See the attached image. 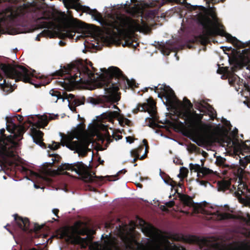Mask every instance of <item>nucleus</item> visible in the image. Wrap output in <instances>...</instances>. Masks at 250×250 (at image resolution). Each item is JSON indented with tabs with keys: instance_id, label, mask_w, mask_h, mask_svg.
I'll return each mask as SVG.
<instances>
[{
	"instance_id": "6ab92c4d",
	"label": "nucleus",
	"mask_w": 250,
	"mask_h": 250,
	"mask_svg": "<svg viewBox=\"0 0 250 250\" xmlns=\"http://www.w3.org/2000/svg\"><path fill=\"white\" fill-rule=\"evenodd\" d=\"M84 10L87 13L90 14L94 20L98 21L101 24H104L105 22L101 14L97 11L96 9H92L89 7H85Z\"/></svg>"
},
{
	"instance_id": "39448f33",
	"label": "nucleus",
	"mask_w": 250,
	"mask_h": 250,
	"mask_svg": "<svg viewBox=\"0 0 250 250\" xmlns=\"http://www.w3.org/2000/svg\"><path fill=\"white\" fill-rule=\"evenodd\" d=\"M177 195L184 206L192 207L195 213H201L207 216V219L221 220L229 219L231 215L223 212V207L205 202L193 203L192 198L186 195L178 193Z\"/></svg>"
},
{
	"instance_id": "c03bdc74",
	"label": "nucleus",
	"mask_w": 250,
	"mask_h": 250,
	"mask_svg": "<svg viewBox=\"0 0 250 250\" xmlns=\"http://www.w3.org/2000/svg\"><path fill=\"white\" fill-rule=\"evenodd\" d=\"M143 142L144 145H146V140H143Z\"/></svg>"
},
{
	"instance_id": "f03ea898",
	"label": "nucleus",
	"mask_w": 250,
	"mask_h": 250,
	"mask_svg": "<svg viewBox=\"0 0 250 250\" xmlns=\"http://www.w3.org/2000/svg\"><path fill=\"white\" fill-rule=\"evenodd\" d=\"M6 129L10 133L6 137L4 134L5 129L0 130L1 138H0V157L4 163H12L9 161L8 158L14 157L16 159V149L19 146V142L22 139V135L25 132L24 128L22 125H18L12 122H8Z\"/></svg>"
},
{
	"instance_id": "4c0bfd02",
	"label": "nucleus",
	"mask_w": 250,
	"mask_h": 250,
	"mask_svg": "<svg viewBox=\"0 0 250 250\" xmlns=\"http://www.w3.org/2000/svg\"><path fill=\"white\" fill-rule=\"evenodd\" d=\"M126 172V170L124 169H123L120 170L117 173V175H119L120 174H125Z\"/></svg>"
},
{
	"instance_id": "6e6552de",
	"label": "nucleus",
	"mask_w": 250,
	"mask_h": 250,
	"mask_svg": "<svg viewBox=\"0 0 250 250\" xmlns=\"http://www.w3.org/2000/svg\"><path fill=\"white\" fill-rule=\"evenodd\" d=\"M81 132V130L76 129L62 135L61 144L74 151V153H78L79 156L83 157L90 150L88 148L90 144L88 140L79 139Z\"/></svg>"
},
{
	"instance_id": "3c124183",
	"label": "nucleus",
	"mask_w": 250,
	"mask_h": 250,
	"mask_svg": "<svg viewBox=\"0 0 250 250\" xmlns=\"http://www.w3.org/2000/svg\"><path fill=\"white\" fill-rule=\"evenodd\" d=\"M201 118H202V117H200L199 118L198 120H199V121H200V120H201Z\"/></svg>"
},
{
	"instance_id": "f3484780",
	"label": "nucleus",
	"mask_w": 250,
	"mask_h": 250,
	"mask_svg": "<svg viewBox=\"0 0 250 250\" xmlns=\"http://www.w3.org/2000/svg\"><path fill=\"white\" fill-rule=\"evenodd\" d=\"M57 116V115L53 114L46 113L42 116L36 117L37 119H34V123L33 126L37 127H43L48 124L49 120L55 119Z\"/></svg>"
},
{
	"instance_id": "a878e982",
	"label": "nucleus",
	"mask_w": 250,
	"mask_h": 250,
	"mask_svg": "<svg viewBox=\"0 0 250 250\" xmlns=\"http://www.w3.org/2000/svg\"><path fill=\"white\" fill-rule=\"evenodd\" d=\"M79 0H63V3L67 7H72L76 4Z\"/></svg>"
},
{
	"instance_id": "603ef678",
	"label": "nucleus",
	"mask_w": 250,
	"mask_h": 250,
	"mask_svg": "<svg viewBox=\"0 0 250 250\" xmlns=\"http://www.w3.org/2000/svg\"><path fill=\"white\" fill-rule=\"evenodd\" d=\"M131 2H134L135 1H136V0H130Z\"/></svg>"
},
{
	"instance_id": "473e14b6",
	"label": "nucleus",
	"mask_w": 250,
	"mask_h": 250,
	"mask_svg": "<svg viewBox=\"0 0 250 250\" xmlns=\"http://www.w3.org/2000/svg\"><path fill=\"white\" fill-rule=\"evenodd\" d=\"M196 181L201 186H203L205 187H207L208 186H211L210 184L207 181L200 180L199 179L196 180Z\"/></svg>"
},
{
	"instance_id": "b1692460",
	"label": "nucleus",
	"mask_w": 250,
	"mask_h": 250,
	"mask_svg": "<svg viewBox=\"0 0 250 250\" xmlns=\"http://www.w3.org/2000/svg\"><path fill=\"white\" fill-rule=\"evenodd\" d=\"M50 19V17L49 16H42L40 18H38V21L39 22H41L42 23V27H46L48 25V23L47 21H41L42 20H48Z\"/></svg>"
},
{
	"instance_id": "bf43d9fd",
	"label": "nucleus",
	"mask_w": 250,
	"mask_h": 250,
	"mask_svg": "<svg viewBox=\"0 0 250 250\" xmlns=\"http://www.w3.org/2000/svg\"><path fill=\"white\" fill-rule=\"evenodd\" d=\"M221 1H224V0H220Z\"/></svg>"
},
{
	"instance_id": "2eb2a0df",
	"label": "nucleus",
	"mask_w": 250,
	"mask_h": 250,
	"mask_svg": "<svg viewBox=\"0 0 250 250\" xmlns=\"http://www.w3.org/2000/svg\"><path fill=\"white\" fill-rule=\"evenodd\" d=\"M189 168L191 171L197 172V176L201 177L210 174H217V171H213L212 170L208 168L203 167V164L202 163L201 165L197 164H189Z\"/></svg>"
},
{
	"instance_id": "49530a36",
	"label": "nucleus",
	"mask_w": 250,
	"mask_h": 250,
	"mask_svg": "<svg viewBox=\"0 0 250 250\" xmlns=\"http://www.w3.org/2000/svg\"><path fill=\"white\" fill-rule=\"evenodd\" d=\"M182 212H184V213H185L186 214H188V212L187 211H183Z\"/></svg>"
},
{
	"instance_id": "f704fd0d",
	"label": "nucleus",
	"mask_w": 250,
	"mask_h": 250,
	"mask_svg": "<svg viewBox=\"0 0 250 250\" xmlns=\"http://www.w3.org/2000/svg\"><path fill=\"white\" fill-rule=\"evenodd\" d=\"M130 153L132 156L135 157V158L133 159V162H134L139 157L138 151L136 149H133L130 151Z\"/></svg>"
},
{
	"instance_id": "412c9836",
	"label": "nucleus",
	"mask_w": 250,
	"mask_h": 250,
	"mask_svg": "<svg viewBox=\"0 0 250 250\" xmlns=\"http://www.w3.org/2000/svg\"><path fill=\"white\" fill-rule=\"evenodd\" d=\"M171 42L169 41L161 45V52L164 55H168L170 51L174 50L175 47L171 44Z\"/></svg>"
},
{
	"instance_id": "a211bd4d",
	"label": "nucleus",
	"mask_w": 250,
	"mask_h": 250,
	"mask_svg": "<svg viewBox=\"0 0 250 250\" xmlns=\"http://www.w3.org/2000/svg\"><path fill=\"white\" fill-rule=\"evenodd\" d=\"M31 136L33 142L42 148H45V144L42 142L43 133L34 127L31 128Z\"/></svg>"
},
{
	"instance_id": "f8f14e48",
	"label": "nucleus",
	"mask_w": 250,
	"mask_h": 250,
	"mask_svg": "<svg viewBox=\"0 0 250 250\" xmlns=\"http://www.w3.org/2000/svg\"><path fill=\"white\" fill-rule=\"evenodd\" d=\"M122 26L128 32L139 31L144 33L148 32L149 29L142 18L137 20L129 18H125L122 21Z\"/></svg>"
},
{
	"instance_id": "79ce46f5",
	"label": "nucleus",
	"mask_w": 250,
	"mask_h": 250,
	"mask_svg": "<svg viewBox=\"0 0 250 250\" xmlns=\"http://www.w3.org/2000/svg\"><path fill=\"white\" fill-rule=\"evenodd\" d=\"M244 103L245 104H246L247 106L249 107V108H250V103H249V102H244Z\"/></svg>"
},
{
	"instance_id": "37998d69",
	"label": "nucleus",
	"mask_w": 250,
	"mask_h": 250,
	"mask_svg": "<svg viewBox=\"0 0 250 250\" xmlns=\"http://www.w3.org/2000/svg\"><path fill=\"white\" fill-rule=\"evenodd\" d=\"M34 187L36 188H39L40 187L36 185V184H34Z\"/></svg>"
},
{
	"instance_id": "864d4df0",
	"label": "nucleus",
	"mask_w": 250,
	"mask_h": 250,
	"mask_svg": "<svg viewBox=\"0 0 250 250\" xmlns=\"http://www.w3.org/2000/svg\"><path fill=\"white\" fill-rule=\"evenodd\" d=\"M177 192V190H175V192H174V194Z\"/></svg>"
},
{
	"instance_id": "58836bf2",
	"label": "nucleus",
	"mask_w": 250,
	"mask_h": 250,
	"mask_svg": "<svg viewBox=\"0 0 250 250\" xmlns=\"http://www.w3.org/2000/svg\"><path fill=\"white\" fill-rule=\"evenodd\" d=\"M59 210L58 209H56V208H54L53 210H52V212L56 216L57 215V214L58 213Z\"/></svg>"
},
{
	"instance_id": "5701e85b",
	"label": "nucleus",
	"mask_w": 250,
	"mask_h": 250,
	"mask_svg": "<svg viewBox=\"0 0 250 250\" xmlns=\"http://www.w3.org/2000/svg\"><path fill=\"white\" fill-rule=\"evenodd\" d=\"M226 159L221 156H218L216 158L215 163L216 164L220 166L226 167L227 165L225 164Z\"/></svg>"
},
{
	"instance_id": "7ed1b4c3",
	"label": "nucleus",
	"mask_w": 250,
	"mask_h": 250,
	"mask_svg": "<svg viewBox=\"0 0 250 250\" xmlns=\"http://www.w3.org/2000/svg\"><path fill=\"white\" fill-rule=\"evenodd\" d=\"M160 89L162 91L158 96L162 99L164 104L178 112L179 117L184 120L185 124L189 126H193L195 124L196 114L191 111L192 104L186 98H184L183 103L180 102L168 86L162 85Z\"/></svg>"
},
{
	"instance_id": "aec40b11",
	"label": "nucleus",
	"mask_w": 250,
	"mask_h": 250,
	"mask_svg": "<svg viewBox=\"0 0 250 250\" xmlns=\"http://www.w3.org/2000/svg\"><path fill=\"white\" fill-rule=\"evenodd\" d=\"M14 216L16 223L20 229L23 230H26L28 229L29 222L27 218L18 217L17 215H14Z\"/></svg>"
},
{
	"instance_id": "c756f323",
	"label": "nucleus",
	"mask_w": 250,
	"mask_h": 250,
	"mask_svg": "<svg viewBox=\"0 0 250 250\" xmlns=\"http://www.w3.org/2000/svg\"><path fill=\"white\" fill-rule=\"evenodd\" d=\"M221 122L222 123H223L224 124V125H225L226 128H225V130H228V129H230V122L227 120L225 118H222V120H221Z\"/></svg>"
},
{
	"instance_id": "052dcab7",
	"label": "nucleus",
	"mask_w": 250,
	"mask_h": 250,
	"mask_svg": "<svg viewBox=\"0 0 250 250\" xmlns=\"http://www.w3.org/2000/svg\"><path fill=\"white\" fill-rule=\"evenodd\" d=\"M1 0H0V2H1Z\"/></svg>"
},
{
	"instance_id": "20e7f679",
	"label": "nucleus",
	"mask_w": 250,
	"mask_h": 250,
	"mask_svg": "<svg viewBox=\"0 0 250 250\" xmlns=\"http://www.w3.org/2000/svg\"><path fill=\"white\" fill-rule=\"evenodd\" d=\"M198 21L202 27V34L200 35V38L203 43L207 42L208 36L214 35L224 36L228 41L231 42H234L236 40L235 37L226 33L224 30L213 8H209L204 14L199 15Z\"/></svg>"
},
{
	"instance_id": "0eeeda50",
	"label": "nucleus",
	"mask_w": 250,
	"mask_h": 250,
	"mask_svg": "<svg viewBox=\"0 0 250 250\" xmlns=\"http://www.w3.org/2000/svg\"><path fill=\"white\" fill-rule=\"evenodd\" d=\"M66 170L74 172L78 175L81 176L84 181L87 182L97 183L99 179L102 178V177H97L94 175V173L92 174L89 167L82 162L62 164L56 169H48L46 171V174L49 176H54L63 174L64 171Z\"/></svg>"
},
{
	"instance_id": "4be33fe9",
	"label": "nucleus",
	"mask_w": 250,
	"mask_h": 250,
	"mask_svg": "<svg viewBox=\"0 0 250 250\" xmlns=\"http://www.w3.org/2000/svg\"><path fill=\"white\" fill-rule=\"evenodd\" d=\"M235 184H237V189L238 190V194H242L244 193L245 190L246 188V186L244 183L241 181L240 178L238 179V180L235 182Z\"/></svg>"
},
{
	"instance_id": "cd10ccee",
	"label": "nucleus",
	"mask_w": 250,
	"mask_h": 250,
	"mask_svg": "<svg viewBox=\"0 0 250 250\" xmlns=\"http://www.w3.org/2000/svg\"><path fill=\"white\" fill-rule=\"evenodd\" d=\"M250 162V156H246L243 159L240 158V164L244 166L246 163Z\"/></svg>"
},
{
	"instance_id": "bb28decb",
	"label": "nucleus",
	"mask_w": 250,
	"mask_h": 250,
	"mask_svg": "<svg viewBox=\"0 0 250 250\" xmlns=\"http://www.w3.org/2000/svg\"><path fill=\"white\" fill-rule=\"evenodd\" d=\"M157 11L156 10H148L146 11L145 15L149 18H152L155 15Z\"/></svg>"
},
{
	"instance_id": "c85d7f7f",
	"label": "nucleus",
	"mask_w": 250,
	"mask_h": 250,
	"mask_svg": "<svg viewBox=\"0 0 250 250\" xmlns=\"http://www.w3.org/2000/svg\"><path fill=\"white\" fill-rule=\"evenodd\" d=\"M97 129L99 130H102L104 131H105L104 135H106V131H107V127L106 126L101 124L97 123Z\"/></svg>"
},
{
	"instance_id": "e433bc0d",
	"label": "nucleus",
	"mask_w": 250,
	"mask_h": 250,
	"mask_svg": "<svg viewBox=\"0 0 250 250\" xmlns=\"http://www.w3.org/2000/svg\"><path fill=\"white\" fill-rule=\"evenodd\" d=\"M126 142L131 144L133 142V139L131 137H126L125 138Z\"/></svg>"
},
{
	"instance_id": "8fccbe9b",
	"label": "nucleus",
	"mask_w": 250,
	"mask_h": 250,
	"mask_svg": "<svg viewBox=\"0 0 250 250\" xmlns=\"http://www.w3.org/2000/svg\"><path fill=\"white\" fill-rule=\"evenodd\" d=\"M127 5V3L125 4V7H126Z\"/></svg>"
},
{
	"instance_id": "4468645a",
	"label": "nucleus",
	"mask_w": 250,
	"mask_h": 250,
	"mask_svg": "<svg viewBox=\"0 0 250 250\" xmlns=\"http://www.w3.org/2000/svg\"><path fill=\"white\" fill-rule=\"evenodd\" d=\"M225 143L227 144L226 146L228 149L233 148L235 151H250V140H247L244 142L235 138L231 139L230 138H227Z\"/></svg>"
},
{
	"instance_id": "1a4fd4ad",
	"label": "nucleus",
	"mask_w": 250,
	"mask_h": 250,
	"mask_svg": "<svg viewBox=\"0 0 250 250\" xmlns=\"http://www.w3.org/2000/svg\"><path fill=\"white\" fill-rule=\"evenodd\" d=\"M207 245L208 246V250H250V244H246L244 246L236 247L230 245H221L217 243H213L211 244H208L205 242ZM102 247H98L97 250H111L109 248L105 247L102 250ZM151 250H186L184 247L177 246L175 245L170 244L169 242L163 244H160L155 246Z\"/></svg>"
},
{
	"instance_id": "a19ab883",
	"label": "nucleus",
	"mask_w": 250,
	"mask_h": 250,
	"mask_svg": "<svg viewBox=\"0 0 250 250\" xmlns=\"http://www.w3.org/2000/svg\"><path fill=\"white\" fill-rule=\"evenodd\" d=\"M59 44L60 45H63L65 44V43L62 41H60L59 42Z\"/></svg>"
},
{
	"instance_id": "423d86ee",
	"label": "nucleus",
	"mask_w": 250,
	"mask_h": 250,
	"mask_svg": "<svg viewBox=\"0 0 250 250\" xmlns=\"http://www.w3.org/2000/svg\"><path fill=\"white\" fill-rule=\"evenodd\" d=\"M93 230L86 228L80 229L78 226L64 227L60 229L57 237L64 240L68 243L87 245L92 240Z\"/></svg>"
},
{
	"instance_id": "c9c22d12",
	"label": "nucleus",
	"mask_w": 250,
	"mask_h": 250,
	"mask_svg": "<svg viewBox=\"0 0 250 250\" xmlns=\"http://www.w3.org/2000/svg\"><path fill=\"white\" fill-rule=\"evenodd\" d=\"M174 204V202L173 200L169 201L168 202H167L165 203L166 206L168 207H172Z\"/></svg>"
},
{
	"instance_id": "2f4dec72",
	"label": "nucleus",
	"mask_w": 250,
	"mask_h": 250,
	"mask_svg": "<svg viewBox=\"0 0 250 250\" xmlns=\"http://www.w3.org/2000/svg\"><path fill=\"white\" fill-rule=\"evenodd\" d=\"M38 177L39 179H41L42 180L46 183L47 184H49L51 182V179L47 177L46 175H40Z\"/></svg>"
},
{
	"instance_id": "9d476101",
	"label": "nucleus",
	"mask_w": 250,
	"mask_h": 250,
	"mask_svg": "<svg viewBox=\"0 0 250 250\" xmlns=\"http://www.w3.org/2000/svg\"><path fill=\"white\" fill-rule=\"evenodd\" d=\"M85 31L86 29L83 23L79 21H75L72 26L64 27L59 32V36L61 38L72 39L76 33H77L78 35L75 39L77 41L80 37H83L85 35Z\"/></svg>"
},
{
	"instance_id": "ea45409f",
	"label": "nucleus",
	"mask_w": 250,
	"mask_h": 250,
	"mask_svg": "<svg viewBox=\"0 0 250 250\" xmlns=\"http://www.w3.org/2000/svg\"><path fill=\"white\" fill-rule=\"evenodd\" d=\"M43 35V33H41L40 34L38 35L36 37V40H37V41H39L40 40L39 39V37L41 36H42Z\"/></svg>"
},
{
	"instance_id": "7c9ffc66",
	"label": "nucleus",
	"mask_w": 250,
	"mask_h": 250,
	"mask_svg": "<svg viewBox=\"0 0 250 250\" xmlns=\"http://www.w3.org/2000/svg\"><path fill=\"white\" fill-rule=\"evenodd\" d=\"M122 45L123 46H128V47L132 46H135L136 45H137V43H136L135 45H133L132 42H131L129 40H126L124 42H122Z\"/></svg>"
},
{
	"instance_id": "72a5a7b5",
	"label": "nucleus",
	"mask_w": 250,
	"mask_h": 250,
	"mask_svg": "<svg viewBox=\"0 0 250 250\" xmlns=\"http://www.w3.org/2000/svg\"><path fill=\"white\" fill-rule=\"evenodd\" d=\"M60 146V144H58L56 142H53V143L51 145H49V147L51 149L55 150L59 148Z\"/></svg>"
},
{
	"instance_id": "f257e3e1",
	"label": "nucleus",
	"mask_w": 250,
	"mask_h": 250,
	"mask_svg": "<svg viewBox=\"0 0 250 250\" xmlns=\"http://www.w3.org/2000/svg\"><path fill=\"white\" fill-rule=\"evenodd\" d=\"M63 71L66 73L62 83V86L64 88L68 85L72 86L78 83L93 84V88L96 87H103L106 95L104 97L106 102L103 104L101 106L115 108L117 110L106 111L102 114V117L109 120L117 118L121 126H124L129 123V120L120 114V109L113 104V103L117 102L120 100V97L117 93L120 84L114 83L113 78L123 80L124 78L119 68L113 66L109 67L107 70L104 68L101 74H95L89 69L85 62L77 61L64 67Z\"/></svg>"
},
{
	"instance_id": "09e8293b",
	"label": "nucleus",
	"mask_w": 250,
	"mask_h": 250,
	"mask_svg": "<svg viewBox=\"0 0 250 250\" xmlns=\"http://www.w3.org/2000/svg\"><path fill=\"white\" fill-rule=\"evenodd\" d=\"M170 186H171L172 188L174 187V185L172 183L170 184Z\"/></svg>"
},
{
	"instance_id": "13d9d810",
	"label": "nucleus",
	"mask_w": 250,
	"mask_h": 250,
	"mask_svg": "<svg viewBox=\"0 0 250 250\" xmlns=\"http://www.w3.org/2000/svg\"><path fill=\"white\" fill-rule=\"evenodd\" d=\"M232 181H233V180H231V182H230L229 184H231V182H232Z\"/></svg>"
},
{
	"instance_id": "dca6fc26",
	"label": "nucleus",
	"mask_w": 250,
	"mask_h": 250,
	"mask_svg": "<svg viewBox=\"0 0 250 250\" xmlns=\"http://www.w3.org/2000/svg\"><path fill=\"white\" fill-rule=\"evenodd\" d=\"M194 105L197 109L201 112L208 114L212 119L216 117V114L214 109L204 102H194Z\"/></svg>"
},
{
	"instance_id": "9b49d317",
	"label": "nucleus",
	"mask_w": 250,
	"mask_h": 250,
	"mask_svg": "<svg viewBox=\"0 0 250 250\" xmlns=\"http://www.w3.org/2000/svg\"><path fill=\"white\" fill-rule=\"evenodd\" d=\"M135 112L145 111L147 112L149 116L146 118V122L147 125L150 127L157 125L158 117L156 114L155 104L152 99H148L147 102L142 104H138L134 109Z\"/></svg>"
},
{
	"instance_id": "5fc2aeb1",
	"label": "nucleus",
	"mask_w": 250,
	"mask_h": 250,
	"mask_svg": "<svg viewBox=\"0 0 250 250\" xmlns=\"http://www.w3.org/2000/svg\"><path fill=\"white\" fill-rule=\"evenodd\" d=\"M164 181L165 183H167L166 181L165 180H164Z\"/></svg>"
},
{
	"instance_id": "393cba45",
	"label": "nucleus",
	"mask_w": 250,
	"mask_h": 250,
	"mask_svg": "<svg viewBox=\"0 0 250 250\" xmlns=\"http://www.w3.org/2000/svg\"><path fill=\"white\" fill-rule=\"evenodd\" d=\"M188 169L184 167H182L180 169V173L178 174V177L181 178H183L186 177L188 174Z\"/></svg>"
},
{
	"instance_id": "4d7b16f0",
	"label": "nucleus",
	"mask_w": 250,
	"mask_h": 250,
	"mask_svg": "<svg viewBox=\"0 0 250 250\" xmlns=\"http://www.w3.org/2000/svg\"><path fill=\"white\" fill-rule=\"evenodd\" d=\"M42 76H39V78H41Z\"/></svg>"
},
{
	"instance_id": "a18cd8bd",
	"label": "nucleus",
	"mask_w": 250,
	"mask_h": 250,
	"mask_svg": "<svg viewBox=\"0 0 250 250\" xmlns=\"http://www.w3.org/2000/svg\"><path fill=\"white\" fill-rule=\"evenodd\" d=\"M89 66L91 67L92 69H94L93 67L92 66V64H91V62H89Z\"/></svg>"
},
{
	"instance_id": "ddd939ff",
	"label": "nucleus",
	"mask_w": 250,
	"mask_h": 250,
	"mask_svg": "<svg viewBox=\"0 0 250 250\" xmlns=\"http://www.w3.org/2000/svg\"><path fill=\"white\" fill-rule=\"evenodd\" d=\"M49 93L52 97L55 98L53 100L55 102H57L58 100H62V102L66 101L68 103V105L69 108L72 111L75 110L76 106H79L84 104L85 100L83 97L74 98V96L70 94L69 95L66 94L64 95H62L58 91L54 90H50Z\"/></svg>"
},
{
	"instance_id": "6e6d98bb",
	"label": "nucleus",
	"mask_w": 250,
	"mask_h": 250,
	"mask_svg": "<svg viewBox=\"0 0 250 250\" xmlns=\"http://www.w3.org/2000/svg\"><path fill=\"white\" fill-rule=\"evenodd\" d=\"M3 178H4V179H6V177H5V176H3Z\"/></svg>"
},
{
	"instance_id": "de8ad7c7",
	"label": "nucleus",
	"mask_w": 250,
	"mask_h": 250,
	"mask_svg": "<svg viewBox=\"0 0 250 250\" xmlns=\"http://www.w3.org/2000/svg\"><path fill=\"white\" fill-rule=\"evenodd\" d=\"M153 5H154V3H150V6H153Z\"/></svg>"
}]
</instances>
